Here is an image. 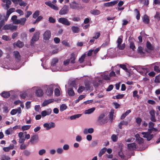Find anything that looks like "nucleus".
Listing matches in <instances>:
<instances>
[{"label":"nucleus","instance_id":"nucleus-51","mask_svg":"<svg viewBox=\"0 0 160 160\" xmlns=\"http://www.w3.org/2000/svg\"><path fill=\"white\" fill-rule=\"evenodd\" d=\"M100 36V32H97L95 33V36L93 37V39H97Z\"/></svg>","mask_w":160,"mask_h":160},{"label":"nucleus","instance_id":"nucleus-7","mask_svg":"<svg viewBox=\"0 0 160 160\" xmlns=\"http://www.w3.org/2000/svg\"><path fill=\"white\" fill-rule=\"evenodd\" d=\"M51 32L49 30H47L43 34V39L45 40H48L50 38Z\"/></svg>","mask_w":160,"mask_h":160},{"label":"nucleus","instance_id":"nucleus-32","mask_svg":"<svg viewBox=\"0 0 160 160\" xmlns=\"http://www.w3.org/2000/svg\"><path fill=\"white\" fill-rule=\"evenodd\" d=\"M118 134L116 135L115 134H112L111 137V138L112 140L114 142H116L118 141Z\"/></svg>","mask_w":160,"mask_h":160},{"label":"nucleus","instance_id":"nucleus-46","mask_svg":"<svg viewBox=\"0 0 160 160\" xmlns=\"http://www.w3.org/2000/svg\"><path fill=\"white\" fill-rule=\"evenodd\" d=\"M125 47V43H123L122 45L120 44L119 46H117V47L118 48V49L121 50H123Z\"/></svg>","mask_w":160,"mask_h":160},{"label":"nucleus","instance_id":"nucleus-18","mask_svg":"<svg viewBox=\"0 0 160 160\" xmlns=\"http://www.w3.org/2000/svg\"><path fill=\"white\" fill-rule=\"evenodd\" d=\"M35 94L37 96L40 97L43 95V92L42 89L38 88L36 90Z\"/></svg>","mask_w":160,"mask_h":160},{"label":"nucleus","instance_id":"nucleus-60","mask_svg":"<svg viewBox=\"0 0 160 160\" xmlns=\"http://www.w3.org/2000/svg\"><path fill=\"white\" fill-rule=\"evenodd\" d=\"M46 152V151L45 149H42L40 150L38 152V153L40 155H42L43 154L45 153Z\"/></svg>","mask_w":160,"mask_h":160},{"label":"nucleus","instance_id":"nucleus-19","mask_svg":"<svg viewBox=\"0 0 160 160\" xmlns=\"http://www.w3.org/2000/svg\"><path fill=\"white\" fill-rule=\"evenodd\" d=\"M0 95L3 98H8L10 97V94L9 92L3 91L0 94Z\"/></svg>","mask_w":160,"mask_h":160},{"label":"nucleus","instance_id":"nucleus-24","mask_svg":"<svg viewBox=\"0 0 160 160\" xmlns=\"http://www.w3.org/2000/svg\"><path fill=\"white\" fill-rule=\"evenodd\" d=\"M71 29L74 33H77L80 31L79 28L77 26H72L71 27Z\"/></svg>","mask_w":160,"mask_h":160},{"label":"nucleus","instance_id":"nucleus-25","mask_svg":"<svg viewBox=\"0 0 160 160\" xmlns=\"http://www.w3.org/2000/svg\"><path fill=\"white\" fill-rule=\"evenodd\" d=\"M138 53L142 56H144L145 52L144 51L143 48L141 46H139L138 48Z\"/></svg>","mask_w":160,"mask_h":160},{"label":"nucleus","instance_id":"nucleus-43","mask_svg":"<svg viewBox=\"0 0 160 160\" xmlns=\"http://www.w3.org/2000/svg\"><path fill=\"white\" fill-rule=\"evenodd\" d=\"M119 66L121 68L123 69L126 72H128V69L127 68L126 65L123 64H120L119 65Z\"/></svg>","mask_w":160,"mask_h":160},{"label":"nucleus","instance_id":"nucleus-11","mask_svg":"<svg viewBox=\"0 0 160 160\" xmlns=\"http://www.w3.org/2000/svg\"><path fill=\"white\" fill-rule=\"evenodd\" d=\"M45 4L54 10H58V8L56 5L52 4L50 2H45Z\"/></svg>","mask_w":160,"mask_h":160},{"label":"nucleus","instance_id":"nucleus-50","mask_svg":"<svg viewBox=\"0 0 160 160\" xmlns=\"http://www.w3.org/2000/svg\"><path fill=\"white\" fill-rule=\"evenodd\" d=\"M138 92L137 90L134 91L133 92V96L134 97H136L138 98H139V96L138 94Z\"/></svg>","mask_w":160,"mask_h":160},{"label":"nucleus","instance_id":"nucleus-64","mask_svg":"<svg viewBox=\"0 0 160 160\" xmlns=\"http://www.w3.org/2000/svg\"><path fill=\"white\" fill-rule=\"evenodd\" d=\"M154 70L155 71L158 73L160 72V70L159 69V67L157 66H155L154 67Z\"/></svg>","mask_w":160,"mask_h":160},{"label":"nucleus","instance_id":"nucleus-59","mask_svg":"<svg viewBox=\"0 0 160 160\" xmlns=\"http://www.w3.org/2000/svg\"><path fill=\"white\" fill-rule=\"evenodd\" d=\"M49 21L50 22L54 23L55 22L56 20L52 17H50L49 18Z\"/></svg>","mask_w":160,"mask_h":160},{"label":"nucleus","instance_id":"nucleus-39","mask_svg":"<svg viewBox=\"0 0 160 160\" xmlns=\"http://www.w3.org/2000/svg\"><path fill=\"white\" fill-rule=\"evenodd\" d=\"M16 45L17 47L19 48H22L24 44L23 42L18 40L17 42Z\"/></svg>","mask_w":160,"mask_h":160},{"label":"nucleus","instance_id":"nucleus-22","mask_svg":"<svg viewBox=\"0 0 160 160\" xmlns=\"http://www.w3.org/2000/svg\"><path fill=\"white\" fill-rule=\"evenodd\" d=\"M53 91V89L52 87H50L47 88L46 91V93L48 96H50L52 94Z\"/></svg>","mask_w":160,"mask_h":160},{"label":"nucleus","instance_id":"nucleus-20","mask_svg":"<svg viewBox=\"0 0 160 160\" xmlns=\"http://www.w3.org/2000/svg\"><path fill=\"white\" fill-rule=\"evenodd\" d=\"M67 92L70 96H73L75 95V92L72 88H69L67 90Z\"/></svg>","mask_w":160,"mask_h":160},{"label":"nucleus","instance_id":"nucleus-3","mask_svg":"<svg viewBox=\"0 0 160 160\" xmlns=\"http://www.w3.org/2000/svg\"><path fill=\"white\" fill-rule=\"evenodd\" d=\"M58 22L62 24L66 25L69 26L71 23L67 19L64 18H61L58 19Z\"/></svg>","mask_w":160,"mask_h":160},{"label":"nucleus","instance_id":"nucleus-2","mask_svg":"<svg viewBox=\"0 0 160 160\" xmlns=\"http://www.w3.org/2000/svg\"><path fill=\"white\" fill-rule=\"evenodd\" d=\"M68 7L67 5H64L59 11V14L60 15L66 14L68 13Z\"/></svg>","mask_w":160,"mask_h":160},{"label":"nucleus","instance_id":"nucleus-45","mask_svg":"<svg viewBox=\"0 0 160 160\" xmlns=\"http://www.w3.org/2000/svg\"><path fill=\"white\" fill-rule=\"evenodd\" d=\"M86 56V54H84L82 55L81 57L79 59V61L80 63H82L84 61V59Z\"/></svg>","mask_w":160,"mask_h":160},{"label":"nucleus","instance_id":"nucleus-5","mask_svg":"<svg viewBox=\"0 0 160 160\" xmlns=\"http://www.w3.org/2000/svg\"><path fill=\"white\" fill-rule=\"evenodd\" d=\"M55 126V124L53 122H51L49 123H46L43 124V127L46 128L47 130L50 129L52 128H54Z\"/></svg>","mask_w":160,"mask_h":160},{"label":"nucleus","instance_id":"nucleus-21","mask_svg":"<svg viewBox=\"0 0 160 160\" xmlns=\"http://www.w3.org/2000/svg\"><path fill=\"white\" fill-rule=\"evenodd\" d=\"M93 132L94 130L92 128H89L88 129L85 128L84 130L83 133L85 134H87L88 133L91 134Z\"/></svg>","mask_w":160,"mask_h":160},{"label":"nucleus","instance_id":"nucleus-41","mask_svg":"<svg viewBox=\"0 0 160 160\" xmlns=\"http://www.w3.org/2000/svg\"><path fill=\"white\" fill-rule=\"evenodd\" d=\"M58 62V59L56 58H54L52 60L51 62V65L52 66H54L56 65V64Z\"/></svg>","mask_w":160,"mask_h":160},{"label":"nucleus","instance_id":"nucleus-9","mask_svg":"<svg viewBox=\"0 0 160 160\" xmlns=\"http://www.w3.org/2000/svg\"><path fill=\"white\" fill-rule=\"evenodd\" d=\"M40 32H37L33 34L31 40L32 42H36L37 41L39 38Z\"/></svg>","mask_w":160,"mask_h":160},{"label":"nucleus","instance_id":"nucleus-48","mask_svg":"<svg viewBox=\"0 0 160 160\" xmlns=\"http://www.w3.org/2000/svg\"><path fill=\"white\" fill-rule=\"evenodd\" d=\"M130 48L132 49V50L134 51L135 48V46L134 43L133 42H131L130 43Z\"/></svg>","mask_w":160,"mask_h":160},{"label":"nucleus","instance_id":"nucleus-55","mask_svg":"<svg viewBox=\"0 0 160 160\" xmlns=\"http://www.w3.org/2000/svg\"><path fill=\"white\" fill-rule=\"evenodd\" d=\"M19 5L21 6L25 7L27 5V3L25 2L22 1L19 3Z\"/></svg>","mask_w":160,"mask_h":160},{"label":"nucleus","instance_id":"nucleus-16","mask_svg":"<svg viewBox=\"0 0 160 160\" xmlns=\"http://www.w3.org/2000/svg\"><path fill=\"white\" fill-rule=\"evenodd\" d=\"M54 99H50L48 100H46L44 101L42 104V106H45L49 103L53 102Z\"/></svg>","mask_w":160,"mask_h":160},{"label":"nucleus","instance_id":"nucleus-4","mask_svg":"<svg viewBox=\"0 0 160 160\" xmlns=\"http://www.w3.org/2000/svg\"><path fill=\"white\" fill-rule=\"evenodd\" d=\"M17 27L16 26H13L11 24H6L3 27L2 29L3 30H16Z\"/></svg>","mask_w":160,"mask_h":160},{"label":"nucleus","instance_id":"nucleus-37","mask_svg":"<svg viewBox=\"0 0 160 160\" xmlns=\"http://www.w3.org/2000/svg\"><path fill=\"white\" fill-rule=\"evenodd\" d=\"M31 126L29 125H26L22 126V130L23 131L27 130L30 129Z\"/></svg>","mask_w":160,"mask_h":160},{"label":"nucleus","instance_id":"nucleus-38","mask_svg":"<svg viewBox=\"0 0 160 160\" xmlns=\"http://www.w3.org/2000/svg\"><path fill=\"white\" fill-rule=\"evenodd\" d=\"M51 112V111L49 112H47L45 110H44V111H42L41 112V115H42V116L43 117H44L47 115H49V114H50Z\"/></svg>","mask_w":160,"mask_h":160},{"label":"nucleus","instance_id":"nucleus-14","mask_svg":"<svg viewBox=\"0 0 160 160\" xmlns=\"http://www.w3.org/2000/svg\"><path fill=\"white\" fill-rule=\"evenodd\" d=\"M130 120H129V121H124L123 120L118 125V127L119 129H122V125H124L127 126L129 122H130Z\"/></svg>","mask_w":160,"mask_h":160},{"label":"nucleus","instance_id":"nucleus-58","mask_svg":"<svg viewBox=\"0 0 160 160\" xmlns=\"http://www.w3.org/2000/svg\"><path fill=\"white\" fill-rule=\"evenodd\" d=\"M62 44L65 46L68 47H70V45L65 40H63L62 42Z\"/></svg>","mask_w":160,"mask_h":160},{"label":"nucleus","instance_id":"nucleus-56","mask_svg":"<svg viewBox=\"0 0 160 160\" xmlns=\"http://www.w3.org/2000/svg\"><path fill=\"white\" fill-rule=\"evenodd\" d=\"M136 140H137L138 143L139 144H140L143 143V139L142 138H139L137 139Z\"/></svg>","mask_w":160,"mask_h":160},{"label":"nucleus","instance_id":"nucleus-26","mask_svg":"<svg viewBox=\"0 0 160 160\" xmlns=\"http://www.w3.org/2000/svg\"><path fill=\"white\" fill-rule=\"evenodd\" d=\"M38 137L37 135H33L31 136L30 141L32 144H33L34 143V141L38 140Z\"/></svg>","mask_w":160,"mask_h":160},{"label":"nucleus","instance_id":"nucleus-35","mask_svg":"<svg viewBox=\"0 0 160 160\" xmlns=\"http://www.w3.org/2000/svg\"><path fill=\"white\" fill-rule=\"evenodd\" d=\"M146 47L148 49L152 50L153 49V47L149 41H148L146 43Z\"/></svg>","mask_w":160,"mask_h":160},{"label":"nucleus","instance_id":"nucleus-15","mask_svg":"<svg viewBox=\"0 0 160 160\" xmlns=\"http://www.w3.org/2000/svg\"><path fill=\"white\" fill-rule=\"evenodd\" d=\"M14 55L15 58L16 59V61L19 62L21 60V56L19 52L18 51L14 52Z\"/></svg>","mask_w":160,"mask_h":160},{"label":"nucleus","instance_id":"nucleus-27","mask_svg":"<svg viewBox=\"0 0 160 160\" xmlns=\"http://www.w3.org/2000/svg\"><path fill=\"white\" fill-rule=\"evenodd\" d=\"M114 110L112 109L111 110L109 114V118L110 119V121L112 122L113 120V114Z\"/></svg>","mask_w":160,"mask_h":160},{"label":"nucleus","instance_id":"nucleus-54","mask_svg":"<svg viewBox=\"0 0 160 160\" xmlns=\"http://www.w3.org/2000/svg\"><path fill=\"white\" fill-rule=\"evenodd\" d=\"M124 96V94H118L115 97L117 99H122V98Z\"/></svg>","mask_w":160,"mask_h":160},{"label":"nucleus","instance_id":"nucleus-13","mask_svg":"<svg viewBox=\"0 0 160 160\" xmlns=\"http://www.w3.org/2000/svg\"><path fill=\"white\" fill-rule=\"evenodd\" d=\"M21 112V110L20 107L16 109H13L10 112V113L12 115H14L16 114L17 113L18 114H20Z\"/></svg>","mask_w":160,"mask_h":160},{"label":"nucleus","instance_id":"nucleus-31","mask_svg":"<svg viewBox=\"0 0 160 160\" xmlns=\"http://www.w3.org/2000/svg\"><path fill=\"white\" fill-rule=\"evenodd\" d=\"M107 150V148H102L99 152L98 154V156L100 157H101L102 155H103Z\"/></svg>","mask_w":160,"mask_h":160},{"label":"nucleus","instance_id":"nucleus-61","mask_svg":"<svg viewBox=\"0 0 160 160\" xmlns=\"http://www.w3.org/2000/svg\"><path fill=\"white\" fill-rule=\"evenodd\" d=\"M11 158L8 156H4L2 157V158L1 160H10Z\"/></svg>","mask_w":160,"mask_h":160},{"label":"nucleus","instance_id":"nucleus-52","mask_svg":"<svg viewBox=\"0 0 160 160\" xmlns=\"http://www.w3.org/2000/svg\"><path fill=\"white\" fill-rule=\"evenodd\" d=\"M24 155L27 156H28L30 155V152L28 150H25L23 152Z\"/></svg>","mask_w":160,"mask_h":160},{"label":"nucleus","instance_id":"nucleus-10","mask_svg":"<svg viewBox=\"0 0 160 160\" xmlns=\"http://www.w3.org/2000/svg\"><path fill=\"white\" fill-rule=\"evenodd\" d=\"M27 19L25 18H20V19H18L15 22V24H20L21 25H24Z\"/></svg>","mask_w":160,"mask_h":160},{"label":"nucleus","instance_id":"nucleus-44","mask_svg":"<svg viewBox=\"0 0 160 160\" xmlns=\"http://www.w3.org/2000/svg\"><path fill=\"white\" fill-rule=\"evenodd\" d=\"M39 12L38 10L36 11L33 14L32 17L34 18H36L39 15Z\"/></svg>","mask_w":160,"mask_h":160},{"label":"nucleus","instance_id":"nucleus-63","mask_svg":"<svg viewBox=\"0 0 160 160\" xmlns=\"http://www.w3.org/2000/svg\"><path fill=\"white\" fill-rule=\"evenodd\" d=\"M25 140V138H24V137L21 138H19V139L18 142L19 143H23L24 142Z\"/></svg>","mask_w":160,"mask_h":160},{"label":"nucleus","instance_id":"nucleus-1","mask_svg":"<svg viewBox=\"0 0 160 160\" xmlns=\"http://www.w3.org/2000/svg\"><path fill=\"white\" fill-rule=\"evenodd\" d=\"M70 7L72 9L78 10L82 8L81 5L75 1L72 2L70 4Z\"/></svg>","mask_w":160,"mask_h":160},{"label":"nucleus","instance_id":"nucleus-36","mask_svg":"<svg viewBox=\"0 0 160 160\" xmlns=\"http://www.w3.org/2000/svg\"><path fill=\"white\" fill-rule=\"evenodd\" d=\"M134 12L137 14L136 18L137 20H139L140 18V15L139 11L137 9H135L134 10Z\"/></svg>","mask_w":160,"mask_h":160},{"label":"nucleus","instance_id":"nucleus-29","mask_svg":"<svg viewBox=\"0 0 160 160\" xmlns=\"http://www.w3.org/2000/svg\"><path fill=\"white\" fill-rule=\"evenodd\" d=\"M142 20L144 23H148L149 21L148 17L147 15H145L142 18Z\"/></svg>","mask_w":160,"mask_h":160},{"label":"nucleus","instance_id":"nucleus-49","mask_svg":"<svg viewBox=\"0 0 160 160\" xmlns=\"http://www.w3.org/2000/svg\"><path fill=\"white\" fill-rule=\"evenodd\" d=\"M118 155L119 156L122 158H124L125 156L124 155V154L122 153V149H121L120 151L118 152Z\"/></svg>","mask_w":160,"mask_h":160},{"label":"nucleus","instance_id":"nucleus-17","mask_svg":"<svg viewBox=\"0 0 160 160\" xmlns=\"http://www.w3.org/2000/svg\"><path fill=\"white\" fill-rule=\"evenodd\" d=\"M127 147L128 149L130 150H133L136 148V144L135 143L128 144Z\"/></svg>","mask_w":160,"mask_h":160},{"label":"nucleus","instance_id":"nucleus-30","mask_svg":"<svg viewBox=\"0 0 160 160\" xmlns=\"http://www.w3.org/2000/svg\"><path fill=\"white\" fill-rule=\"evenodd\" d=\"M90 12L91 13L95 15H98L100 13V11L97 9H93Z\"/></svg>","mask_w":160,"mask_h":160},{"label":"nucleus","instance_id":"nucleus-62","mask_svg":"<svg viewBox=\"0 0 160 160\" xmlns=\"http://www.w3.org/2000/svg\"><path fill=\"white\" fill-rule=\"evenodd\" d=\"M16 11L19 13L20 15H23L24 14L23 12L21 9H17Z\"/></svg>","mask_w":160,"mask_h":160},{"label":"nucleus","instance_id":"nucleus-57","mask_svg":"<svg viewBox=\"0 0 160 160\" xmlns=\"http://www.w3.org/2000/svg\"><path fill=\"white\" fill-rule=\"evenodd\" d=\"M12 132V129H7L5 132L6 134L9 135L11 134V132Z\"/></svg>","mask_w":160,"mask_h":160},{"label":"nucleus","instance_id":"nucleus-34","mask_svg":"<svg viewBox=\"0 0 160 160\" xmlns=\"http://www.w3.org/2000/svg\"><path fill=\"white\" fill-rule=\"evenodd\" d=\"M122 36H119L117 40V46H119L120 44H121L122 42Z\"/></svg>","mask_w":160,"mask_h":160},{"label":"nucleus","instance_id":"nucleus-12","mask_svg":"<svg viewBox=\"0 0 160 160\" xmlns=\"http://www.w3.org/2000/svg\"><path fill=\"white\" fill-rule=\"evenodd\" d=\"M118 2V1L116 0L110 2L104 3V5L105 7H111L114 6Z\"/></svg>","mask_w":160,"mask_h":160},{"label":"nucleus","instance_id":"nucleus-8","mask_svg":"<svg viewBox=\"0 0 160 160\" xmlns=\"http://www.w3.org/2000/svg\"><path fill=\"white\" fill-rule=\"evenodd\" d=\"M149 114L151 116L150 119L153 122H155L156 119L155 117V111L153 109L151 110L149 112Z\"/></svg>","mask_w":160,"mask_h":160},{"label":"nucleus","instance_id":"nucleus-42","mask_svg":"<svg viewBox=\"0 0 160 160\" xmlns=\"http://www.w3.org/2000/svg\"><path fill=\"white\" fill-rule=\"evenodd\" d=\"M55 95L57 96H59L60 95V92L58 88H56L54 90Z\"/></svg>","mask_w":160,"mask_h":160},{"label":"nucleus","instance_id":"nucleus-6","mask_svg":"<svg viewBox=\"0 0 160 160\" xmlns=\"http://www.w3.org/2000/svg\"><path fill=\"white\" fill-rule=\"evenodd\" d=\"M142 134L143 135V137L146 138L148 141H150L153 138V135L149 134L148 132H142Z\"/></svg>","mask_w":160,"mask_h":160},{"label":"nucleus","instance_id":"nucleus-33","mask_svg":"<svg viewBox=\"0 0 160 160\" xmlns=\"http://www.w3.org/2000/svg\"><path fill=\"white\" fill-rule=\"evenodd\" d=\"M95 108H92L88 110H86L85 111V113L90 114L92 113L95 110Z\"/></svg>","mask_w":160,"mask_h":160},{"label":"nucleus","instance_id":"nucleus-40","mask_svg":"<svg viewBox=\"0 0 160 160\" xmlns=\"http://www.w3.org/2000/svg\"><path fill=\"white\" fill-rule=\"evenodd\" d=\"M67 107L65 104H62L60 108V110L61 111H63L66 109Z\"/></svg>","mask_w":160,"mask_h":160},{"label":"nucleus","instance_id":"nucleus-47","mask_svg":"<svg viewBox=\"0 0 160 160\" xmlns=\"http://www.w3.org/2000/svg\"><path fill=\"white\" fill-rule=\"evenodd\" d=\"M85 89V87L82 86H81L79 87L78 89V92L79 93H81Z\"/></svg>","mask_w":160,"mask_h":160},{"label":"nucleus","instance_id":"nucleus-28","mask_svg":"<svg viewBox=\"0 0 160 160\" xmlns=\"http://www.w3.org/2000/svg\"><path fill=\"white\" fill-rule=\"evenodd\" d=\"M3 2L6 3V6L7 9H8L9 8V5L11 4L10 0H2Z\"/></svg>","mask_w":160,"mask_h":160},{"label":"nucleus","instance_id":"nucleus-53","mask_svg":"<svg viewBox=\"0 0 160 160\" xmlns=\"http://www.w3.org/2000/svg\"><path fill=\"white\" fill-rule=\"evenodd\" d=\"M105 117V115L104 113L101 114L99 116L98 121V122H100L103 118Z\"/></svg>","mask_w":160,"mask_h":160},{"label":"nucleus","instance_id":"nucleus-23","mask_svg":"<svg viewBox=\"0 0 160 160\" xmlns=\"http://www.w3.org/2000/svg\"><path fill=\"white\" fill-rule=\"evenodd\" d=\"M76 58L75 55L74 53H72L71 54V57L69 59H70V61L71 63H74L75 62V59Z\"/></svg>","mask_w":160,"mask_h":160}]
</instances>
